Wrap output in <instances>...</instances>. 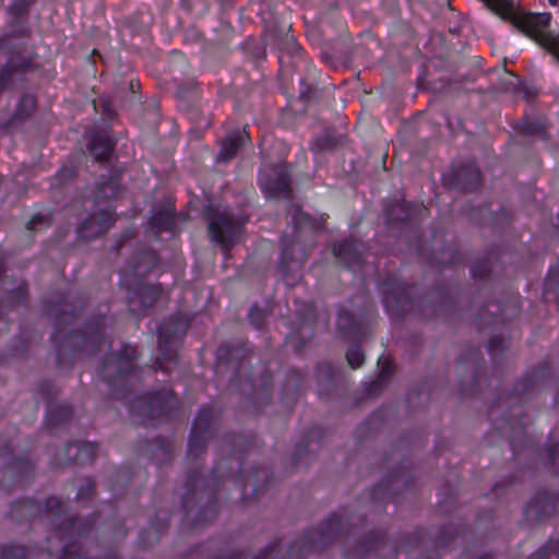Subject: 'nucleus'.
<instances>
[{
    "mask_svg": "<svg viewBox=\"0 0 559 559\" xmlns=\"http://www.w3.org/2000/svg\"><path fill=\"white\" fill-rule=\"evenodd\" d=\"M213 431V411L210 407H202L198 413L188 444V454L193 459H199L204 452L206 442Z\"/></svg>",
    "mask_w": 559,
    "mask_h": 559,
    "instance_id": "f8f14e48",
    "label": "nucleus"
},
{
    "mask_svg": "<svg viewBox=\"0 0 559 559\" xmlns=\"http://www.w3.org/2000/svg\"><path fill=\"white\" fill-rule=\"evenodd\" d=\"M260 187L267 198H290V177L286 165H276L260 178Z\"/></svg>",
    "mask_w": 559,
    "mask_h": 559,
    "instance_id": "ddd939ff",
    "label": "nucleus"
},
{
    "mask_svg": "<svg viewBox=\"0 0 559 559\" xmlns=\"http://www.w3.org/2000/svg\"><path fill=\"white\" fill-rule=\"evenodd\" d=\"M399 477H400V476H394V479H393V483H394V484L399 481Z\"/></svg>",
    "mask_w": 559,
    "mask_h": 559,
    "instance_id": "603ef678",
    "label": "nucleus"
},
{
    "mask_svg": "<svg viewBox=\"0 0 559 559\" xmlns=\"http://www.w3.org/2000/svg\"><path fill=\"white\" fill-rule=\"evenodd\" d=\"M383 305L393 317H402L413 309L411 300L412 287L401 282L395 276L383 281L379 286Z\"/></svg>",
    "mask_w": 559,
    "mask_h": 559,
    "instance_id": "9d476101",
    "label": "nucleus"
},
{
    "mask_svg": "<svg viewBox=\"0 0 559 559\" xmlns=\"http://www.w3.org/2000/svg\"><path fill=\"white\" fill-rule=\"evenodd\" d=\"M558 544L549 543L545 546L540 547L536 552H534L530 559H551L550 557L557 554Z\"/></svg>",
    "mask_w": 559,
    "mask_h": 559,
    "instance_id": "7c9ffc66",
    "label": "nucleus"
},
{
    "mask_svg": "<svg viewBox=\"0 0 559 559\" xmlns=\"http://www.w3.org/2000/svg\"><path fill=\"white\" fill-rule=\"evenodd\" d=\"M491 261L486 259L484 261H479L472 266V274L476 278L485 280L489 277L491 272Z\"/></svg>",
    "mask_w": 559,
    "mask_h": 559,
    "instance_id": "c756f323",
    "label": "nucleus"
},
{
    "mask_svg": "<svg viewBox=\"0 0 559 559\" xmlns=\"http://www.w3.org/2000/svg\"><path fill=\"white\" fill-rule=\"evenodd\" d=\"M217 357L219 359H226V360L230 361L234 358V355L227 345H222L217 349Z\"/></svg>",
    "mask_w": 559,
    "mask_h": 559,
    "instance_id": "37998d69",
    "label": "nucleus"
},
{
    "mask_svg": "<svg viewBox=\"0 0 559 559\" xmlns=\"http://www.w3.org/2000/svg\"><path fill=\"white\" fill-rule=\"evenodd\" d=\"M348 318H349V317H348V314H347V313H342V314L340 316L338 321L341 322L342 320H344V319H348Z\"/></svg>",
    "mask_w": 559,
    "mask_h": 559,
    "instance_id": "09e8293b",
    "label": "nucleus"
},
{
    "mask_svg": "<svg viewBox=\"0 0 559 559\" xmlns=\"http://www.w3.org/2000/svg\"><path fill=\"white\" fill-rule=\"evenodd\" d=\"M333 252L348 269L355 271L361 265L365 245L355 239H345L334 245Z\"/></svg>",
    "mask_w": 559,
    "mask_h": 559,
    "instance_id": "dca6fc26",
    "label": "nucleus"
},
{
    "mask_svg": "<svg viewBox=\"0 0 559 559\" xmlns=\"http://www.w3.org/2000/svg\"><path fill=\"white\" fill-rule=\"evenodd\" d=\"M175 321L169 318L157 326L158 355L155 361V370L169 373L175 366L174 349Z\"/></svg>",
    "mask_w": 559,
    "mask_h": 559,
    "instance_id": "9b49d317",
    "label": "nucleus"
},
{
    "mask_svg": "<svg viewBox=\"0 0 559 559\" xmlns=\"http://www.w3.org/2000/svg\"><path fill=\"white\" fill-rule=\"evenodd\" d=\"M72 416V411L69 406H61L56 409V425H58L61 420H67Z\"/></svg>",
    "mask_w": 559,
    "mask_h": 559,
    "instance_id": "ea45409f",
    "label": "nucleus"
},
{
    "mask_svg": "<svg viewBox=\"0 0 559 559\" xmlns=\"http://www.w3.org/2000/svg\"><path fill=\"white\" fill-rule=\"evenodd\" d=\"M218 473L219 467L216 466L209 479L200 475L189 477L188 485L192 490L182 497V508L186 511L183 522H187L192 527L209 524L218 514L215 490L211 485L217 481Z\"/></svg>",
    "mask_w": 559,
    "mask_h": 559,
    "instance_id": "20e7f679",
    "label": "nucleus"
},
{
    "mask_svg": "<svg viewBox=\"0 0 559 559\" xmlns=\"http://www.w3.org/2000/svg\"><path fill=\"white\" fill-rule=\"evenodd\" d=\"M506 340L502 335H493L488 343V353L496 356L504 350Z\"/></svg>",
    "mask_w": 559,
    "mask_h": 559,
    "instance_id": "473e14b6",
    "label": "nucleus"
},
{
    "mask_svg": "<svg viewBox=\"0 0 559 559\" xmlns=\"http://www.w3.org/2000/svg\"><path fill=\"white\" fill-rule=\"evenodd\" d=\"M249 319L253 326L261 329L264 324L265 316L263 310L254 305L250 309Z\"/></svg>",
    "mask_w": 559,
    "mask_h": 559,
    "instance_id": "f704fd0d",
    "label": "nucleus"
},
{
    "mask_svg": "<svg viewBox=\"0 0 559 559\" xmlns=\"http://www.w3.org/2000/svg\"><path fill=\"white\" fill-rule=\"evenodd\" d=\"M93 487H94V484L91 480H87V491L88 492L93 491Z\"/></svg>",
    "mask_w": 559,
    "mask_h": 559,
    "instance_id": "de8ad7c7",
    "label": "nucleus"
},
{
    "mask_svg": "<svg viewBox=\"0 0 559 559\" xmlns=\"http://www.w3.org/2000/svg\"><path fill=\"white\" fill-rule=\"evenodd\" d=\"M547 120L544 117L526 119L522 132L526 135L546 139Z\"/></svg>",
    "mask_w": 559,
    "mask_h": 559,
    "instance_id": "393cba45",
    "label": "nucleus"
},
{
    "mask_svg": "<svg viewBox=\"0 0 559 559\" xmlns=\"http://www.w3.org/2000/svg\"><path fill=\"white\" fill-rule=\"evenodd\" d=\"M486 5L502 19L550 51L559 61V39L546 32L550 24V13H519L514 12L510 0H484Z\"/></svg>",
    "mask_w": 559,
    "mask_h": 559,
    "instance_id": "7ed1b4c3",
    "label": "nucleus"
},
{
    "mask_svg": "<svg viewBox=\"0 0 559 559\" xmlns=\"http://www.w3.org/2000/svg\"><path fill=\"white\" fill-rule=\"evenodd\" d=\"M174 405L171 389H164L132 401L131 412L145 426H155L170 419Z\"/></svg>",
    "mask_w": 559,
    "mask_h": 559,
    "instance_id": "0eeeda50",
    "label": "nucleus"
},
{
    "mask_svg": "<svg viewBox=\"0 0 559 559\" xmlns=\"http://www.w3.org/2000/svg\"><path fill=\"white\" fill-rule=\"evenodd\" d=\"M26 550L22 546H11L9 548L3 549L2 558L3 559H25Z\"/></svg>",
    "mask_w": 559,
    "mask_h": 559,
    "instance_id": "c9c22d12",
    "label": "nucleus"
},
{
    "mask_svg": "<svg viewBox=\"0 0 559 559\" xmlns=\"http://www.w3.org/2000/svg\"><path fill=\"white\" fill-rule=\"evenodd\" d=\"M95 453L96 444L92 442H71L67 445V457L74 463H90Z\"/></svg>",
    "mask_w": 559,
    "mask_h": 559,
    "instance_id": "412c9836",
    "label": "nucleus"
},
{
    "mask_svg": "<svg viewBox=\"0 0 559 559\" xmlns=\"http://www.w3.org/2000/svg\"><path fill=\"white\" fill-rule=\"evenodd\" d=\"M411 209L405 201L395 202L386 209V222L389 225L409 219Z\"/></svg>",
    "mask_w": 559,
    "mask_h": 559,
    "instance_id": "b1692460",
    "label": "nucleus"
},
{
    "mask_svg": "<svg viewBox=\"0 0 559 559\" xmlns=\"http://www.w3.org/2000/svg\"><path fill=\"white\" fill-rule=\"evenodd\" d=\"M120 185L116 178H110L106 182H99L98 197L103 199L116 198L119 194Z\"/></svg>",
    "mask_w": 559,
    "mask_h": 559,
    "instance_id": "bb28decb",
    "label": "nucleus"
},
{
    "mask_svg": "<svg viewBox=\"0 0 559 559\" xmlns=\"http://www.w3.org/2000/svg\"><path fill=\"white\" fill-rule=\"evenodd\" d=\"M72 175H73V170H72V169H70V168H62V169L59 171V174H58V176H60V177H62V178H64V177H67V178H68V177H71Z\"/></svg>",
    "mask_w": 559,
    "mask_h": 559,
    "instance_id": "a18cd8bd",
    "label": "nucleus"
},
{
    "mask_svg": "<svg viewBox=\"0 0 559 559\" xmlns=\"http://www.w3.org/2000/svg\"><path fill=\"white\" fill-rule=\"evenodd\" d=\"M33 2L34 0H13L10 9L14 15L19 16L26 12L27 8Z\"/></svg>",
    "mask_w": 559,
    "mask_h": 559,
    "instance_id": "58836bf2",
    "label": "nucleus"
},
{
    "mask_svg": "<svg viewBox=\"0 0 559 559\" xmlns=\"http://www.w3.org/2000/svg\"><path fill=\"white\" fill-rule=\"evenodd\" d=\"M48 314L56 321V329L51 335L57 344L58 359L61 360L69 352L75 356L78 353H87L88 355L100 349L102 344L106 343L104 326L105 317H97L86 323L83 331H71V333L61 340L62 325L67 324L74 317L73 307L66 300H60L50 306Z\"/></svg>",
    "mask_w": 559,
    "mask_h": 559,
    "instance_id": "f257e3e1",
    "label": "nucleus"
},
{
    "mask_svg": "<svg viewBox=\"0 0 559 559\" xmlns=\"http://www.w3.org/2000/svg\"><path fill=\"white\" fill-rule=\"evenodd\" d=\"M115 222V216L109 210H102L85 218L79 228V235L85 240L93 239L105 234Z\"/></svg>",
    "mask_w": 559,
    "mask_h": 559,
    "instance_id": "2eb2a0df",
    "label": "nucleus"
},
{
    "mask_svg": "<svg viewBox=\"0 0 559 559\" xmlns=\"http://www.w3.org/2000/svg\"><path fill=\"white\" fill-rule=\"evenodd\" d=\"M239 440H240V437L236 436V435H231L226 438V441L229 443V448L233 453L236 451V447H237Z\"/></svg>",
    "mask_w": 559,
    "mask_h": 559,
    "instance_id": "c03bdc74",
    "label": "nucleus"
},
{
    "mask_svg": "<svg viewBox=\"0 0 559 559\" xmlns=\"http://www.w3.org/2000/svg\"><path fill=\"white\" fill-rule=\"evenodd\" d=\"M312 234L310 227L294 226L293 235L285 234L282 237V254L278 265L283 272L300 269L308 259V247L302 239Z\"/></svg>",
    "mask_w": 559,
    "mask_h": 559,
    "instance_id": "1a4fd4ad",
    "label": "nucleus"
},
{
    "mask_svg": "<svg viewBox=\"0 0 559 559\" xmlns=\"http://www.w3.org/2000/svg\"><path fill=\"white\" fill-rule=\"evenodd\" d=\"M519 401L518 396L511 395L508 397V401L499 399L495 405L490 407L489 415L491 418H495V414L501 409H504L507 405H511L509 407V414L504 415L502 418L503 427L502 429H509L511 431V447L515 451V441L516 438L522 435V430L524 427L523 421L521 420L522 416V406L516 404Z\"/></svg>",
    "mask_w": 559,
    "mask_h": 559,
    "instance_id": "4468645a",
    "label": "nucleus"
},
{
    "mask_svg": "<svg viewBox=\"0 0 559 559\" xmlns=\"http://www.w3.org/2000/svg\"><path fill=\"white\" fill-rule=\"evenodd\" d=\"M49 226L48 216L41 213L35 214L26 224V228L29 230H39Z\"/></svg>",
    "mask_w": 559,
    "mask_h": 559,
    "instance_id": "2f4dec72",
    "label": "nucleus"
},
{
    "mask_svg": "<svg viewBox=\"0 0 559 559\" xmlns=\"http://www.w3.org/2000/svg\"><path fill=\"white\" fill-rule=\"evenodd\" d=\"M157 263L156 253L151 249H143L128 261L121 271L120 283L127 288L129 309L133 314L140 316L157 300L159 286L150 285L143 278Z\"/></svg>",
    "mask_w": 559,
    "mask_h": 559,
    "instance_id": "f03ea898",
    "label": "nucleus"
},
{
    "mask_svg": "<svg viewBox=\"0 0 559 559\" xmlns=\"http://www.w3.org/2000/svg\"><path fill=\"white\" fill-rule=\"evenodd\" d=\"M209 235L212 241L227 251L236 241L241 227L246 223L243 216H237L227 207L210 210L207 214Z\"/></svg>",
    "mask_w": 559,
    "mask_h": 559,
    "instance_id": "6e6552de",
    "label": "nucleus"
},
{
    "mask_svg": "<svg viewBox=\"0 0 559 559\" xmlns=\"http://www.w3.org/2000/svg\"><path fill=\"white\" fill-rule=\"evenodd\" d=\"M45 508L48 516L52 518V523L56 528V538L62 543L60 550H53L48 546L49 556L68 559L73 554V547L75 545L70 543L75 535L81 536L86 531V526H82L81 520L74 516H68L62 514V503L60 499L50 497L45 502Z\"/></svg>",
    "mask_w": 559,
    "mask_h": 559,
    "instance_id": "423d86ee",
    "label": "nucleus"
},
{
    "mask_svg": "<svg viewBox=\"0 0 559 559\" xmlns=\"http://www.w3.org/2000/svg\"><path fill=\"white\" fill-rule=\"evenodd\" d=\"M433 261L440 264H453L459 259V253L455 250H448L447 252H441V257H437L433 253Z\"/></svg>",
    "mask_w": 559,
    "mask_h": 559,
    "instance_id": "4c0bfd02",
    "label": "nucleus"
},
{
    "mask_svg": "<svg viewBox=\"0 0 559 559\" xmlns=\"http://www.w3.org/2000/svg\"><path fill=\"white\" fill-rule=\"evenodd\" d=\"M384 547H388L394 556L396 555L395 546L386 542L382 535L372 533L357 543L350 556L358 557L369 552H377Z\"/></svg>",
    "mask_w": 559,
    "mask_h": 559,
    "instance_id": "aec40b11",
    "label": "nucleus"
},
{
    "mask_svg": "<svg viewBox=\"0 0 559 559\" xmlns=\"http://www.w3.org/2000/svg\"><path fill=\"white\" fill-rule=\"evenodd\" d=\"M346 359L353 369H357L364 364L365 355L362 354L359 346H352L346 353Z\"/></svg>",
    "mask_w": 559,
    "mask_h": 559,
    "instance_id": "c85d7f7f",
    "label": "nucleus"
},
{
    "mask_svg": "<svg viewBox=\"0 0 559 559\" xmlns=\"http://www.w3.org/2000/svg\"><path fill=\"white\" fill-rule=\"evenodd\" d=\"M3 271V266H2V262L0 261V274L2 273Z\"/></svg>",
    "mask_w": 559,
    "mask_h": 559,
    "instance_id": "864d4df0",
    "label": "nucleus"
},
{
    "mask_svg": "<svg viewBox=\"0 0 559 559\" xmlns=\"http://www.w3.org/2000/svg\"><path fill=\"white\" fill-rule=\"evenodd\" d=\"M287 49L294 56H298L301 52V47L295 41L294 37H287L286 39Z\"/></svg>",
    "mask_w": 559,
    "mask_h": 559,
    "instance_id": "79ce46f5",
    "label": "nucleus"
},
{
    "mask_svg": "<svg viewBox=\"0 0 559 559\" xmlns=\"http://www.w3.org/2000/svg\"><path fill=\"white\" fill-rule=\"evenodd\" d=\"M148 224L155 236L162 231H169L173 235L175 226L174 204L168 202L165 205L154 207Z\"/></svg>",
    "mask_w": 559,
    "mask_h": 559,
    "instance_id": "a211bd4d",
    "label": "nucleus"
},
{
    "mask_svg": "<svg viewBox=\"0 0 559 559\" xmlns=\"http://www.w3.org/2000/svg\"><path fill=\"white\" fill-rule=\"evenodd\" d=\"M248 140L249 134L247 133L246 129L229 132L222 141L221 150L216 157L217 160L228 163L235 158L238 150L245 146Z\"/></svg>",
    "mask_w": 559,
    "mask_h": 559,
    "instance_id": "6ab92c4d",
    "label": "nucleus"
},
{
    "mask_svg": "<svg viewBox=\"0 0 559 559\" xmlns=\"http://www.w3.org/2000/svg\"><path fill=\"white\" fill-rule=\"evenodd\" d=\"M333 145L332 139L329 135L317 138L311 143V150L314 153H321Z\"/></svg>",
    "mask_w": 559,
    "mask_h": 559,
    "instance_id": "e433bc0d",
    "label": "nucleus"
},
{
    "mask_svg": "<svg viewBox=\"0 0 559 559\" xmlns=\"http://www.w3.org/2000/svg\"><path fill=\"white\" fill-rule=\"evenodd\" d=\"M136 359V348L130 344H124L119 352H112L106 357L102 374L115 399L123 397L135 371Z\"/></svg>",
    "mask_w": 559,
    "mask_h": 559,
    "instance_id": "39448f33",
    "label": "nucleus"
},
{
    "mask_svg": "<svg viewBox=\"0 0 559 559\" xmlns=\"http://www.w3.org/2000/svg\"><path fill=\"white\" fill-rule=\"evenodd\" d=\"M391 374L392 368L389 364H385L382 367L378 378L369 384L368 393L378 394L380 391H382L383 388L388 384Z\"/></svg>",
    "mask_w": 559,
    "mask_h": 559,
    "instance_id": "a878e982",
    "label": "nucleus"
},
{
    "mask_svg": "<svg viewBox=\"0 0 559 559\" xmlns=\"http://www.w3.org/2000/svg\"><path fill=\"white\" fill-rule=\"evenodd\" d=\"M531 381H527V380H524V382L522 383V391H528L530 388H531Z\"/></svg>",
    "mask_w": 559,
    "mask_h": 559,
    "instance_id": "49530a36",
    "label": "nucleus"
},
{
    "mask_svg": "<svg viewBox=\"0 0 559 559\" xmlns=\"http://www.w3.org/2000/svg\"><path fill=\"white\" fill-rule=\"evenodd\" d=\"M25 297H26V288L24 285H21L17 287L16 290H14L9 296V300H10V302H13L14 300H16V302H21L25 299Z\"/></svg>",
    "mask_w": 559,
    "mask_h": 559,
    "instance_id": "a19ab883",
    "label": "nucleus"
},
{
    "mask_svg": "<svg viewBox=\"0 0 559 559\" xmlns=\"http://www.w3.org/2000/svg\"><path fill=\"white\" fill-rule=\"evenodd\" d=\"M548 459L552 472L559 476V443H552L548 447Z\"/></svg>",
    "mask_w": 559,
    "mask_h": 559,
    "instance_id": "72a5a7b5",
    "label": "nucleus"
},
{
    "mask_svg": "<svg viewBox=\"0 0 559 559\" xmlns=\"http://www.w3.org/2000/svg\"><path fill=\"white\" fill-rule=\"evenodd\" d=\"M452 180L455 188L473 191L480 185V173L475 164L468 163L453 168Z\"/></svg>",
    "mask_w": 559,
    "mask_h": 559,
    "instance_id": "f3484780",
    "label": "nucleus"
},
{
    "mask_svg": "<svg viewBox=\"0 0 559 559\" xmlns=\"http://www.w3.org/2000/svg\"><path fill=\"white\" fill-rule=\"evenodd\" d=\"M416 250H417L418 254H420V255L423 254V248L420 246H417Z\"/></svg>",
    "mask_w": 559,
    "mask_h": 559,
    "instance_id": "3c124183",
    "label": "nucleus"
},
{
    "mask_svg": "<svg viewBox=\"0 0 559 559\" xmlns=\"http://www.w3.org/2000/svg\"><path fill=\"white\" fill-rule=\"evenodd\" d=\"M559 0H548L550 5H557Z\"/></svg>",
    "mask_w": 559,
    "mask_h": 559,
    "instance_id": "8fccbe9b",
    "label": "nucleus"
},
{
    "mask_svg": "<svg viewBox=\"0 0 559 559\" xmlns=\"http://www.w3.org/2000/svg\"><path fill=\"white\" fill-rule=\"evenodd\" d=\"M36 105V100L32 95H24L21 97L16 109V116L19 119H24L31 115Z\"/></svg>",
    "mask_w": 559,
    "mask_h": 559,
    "instance_id": "cd10ccee",
    "label": "nucleus"
},
{
    "mask_svg": "<svg viewBox=\"0 0 559 559\" xmlns=\"http://www.w3.org/2000/svg\"><path fill=\"white\" fill-rule=\"evenodd\" d=\"M557 510V501L548 495H542L533 499L526 507L525 512L527 516H536L537 519L544 515H550Z\"/></svg>",
    "mask_w": 559,
    "mask_h": 559,
    "instance_id": "4be33fe9",
    "label": "nucleus"
},
{
    "mask_svg": "<svg viewBox=\"0 0 559 559\" xmlns=\"http://www.w3.org/2000/svg\"><path fill=\"white\" fill-rule=\"evenodd\" d=\"M557 399H559V392H558V396H557Z\"/></svg>",
    "mask_w": 559,
    "mask_h": 559,
    "instance_id": "5fc2aeb1",
    "label": "nucleus"
},
{
    "mask_svg": "<svg viewBox=\"0 0 559 559\" xmlns=\"http://www.w3.org/2000/svg\"><path fill=\"white\" fill-rule=\"evenodd\" d=\"M90 153L97 159H106L112 151V144L107 136L95 135L88 144Z\"/></svg>",
    "mask_w": 559,
    "mask_h": 559,
    "instance_id": "5701e85b",
    "label": "nucleus"
}]
</instances>
